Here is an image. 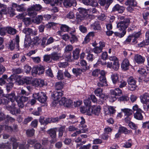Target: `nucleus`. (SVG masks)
<instances>
[{
	"label": "nucleus",
	"instance_id": "f257e3e1",
	"mask_svg": "<svg viewBox=\"0 0 149 149\" xmlns=\"http://www.w3.org/2000/svg\"><path fill=\"white\" fill-rule=\"evenodd\" d=\"M4 97L8 99L11 102V105L6 106V109L10 111V113L13 115L20 113V109H17L15 107L16 105L15 100L17 98L14 91H12L10 93L6 94Z\"/></svg>",
	"mask_w": 149,
	"mask_h": 149
},
{
	"label": "nucleus",
	"instance_id": "ea45409f",
	"mask_svg": "<svg viewBox=\"0 0 149 149\" xmlns=\"http://www.w3.org/2000/svg\"><path fill=\"white\" fill-rule=\"evenodd\" d=\"M127 82L129 85H134L136 84V81L132 77H130L129 78L127 79Z\"/></svg>",
	"mask_w": 149,
	"mask_h": 149
},
{
	"label": "nucleus",
	"instance_id": "412c9836",
	"mask_svg": "<svg viewBox=\"0 0 149 149\" xmlns=\"http://www.w3.org/2000/svg\"><path fill=\"white\" fill-rule=\"evenodd\" d=\"M27 13L28 15L31 18H35L37 15V12L30 8L28 9Z\"/></svg>",
	"mask_w": 149,
	"mask_h": 149
},
{
	"label": "nucleus",
	"instance_id": "a19ab883",
	"mask_svg": "<svg viewBox=\"0 0 149 149\" xmlns=\"http://www.w3.org/2000/svg\"><path fill=\"white\" fill-rule=\"evenodd\" d=\"M72 71L73 73L77 76L81 74L82 70L79 68H74L73 69Z\"/></svg>",
	"mask_w": 149,
	"mask_h": 149
},
{
	"label": "nucleus",
	"instance_id": "f8f14e48",
	"mask_svg": "<svg viewBox=\"0 0 149 149\" xmlns=\"http://www.w3.org/2000/svg\"><path fill=\"white\" fill-rule=\"evenodd\" d=\"M137 39L136 38H135L133 36L130 35L128 37L124 42L125 44L127 45L130 43L132 40L131 44L132 45H134L137 43Z\"/></svg>",
	"mask_w": 149,
	"mask_h": 149
},
{
	"label": "nucleus",
	"instance_id": "338daca9",
	"mask_svg": "<svg viewBox=\"0 0 149 149\" xmlns=\"http://www.w3.org/2000/svg\"><path fill=\"white\" fill-rule=\"evenodd\" d=\"M93 28L95 30H99L101 29L100 25L98 22L94 23Z\"/></svg>",
	"mask_w": 149,
	"mask_h": 149
},
{
	"label": "nucleus",
	"instance_id": "79ce46f5",
	"mask_svg": "<svg viewBox=\"0 0 149 149\" xmlns=\"http://www.w3.org/2000/svg\"><path fill=\"white\" fill-rule=\"evenodd\" d=\"M15 9L13 8L9 7L8 8V13L10 16L13 17L15 15Z\"/></svg>",
	"mask_w": 149,
	"mask_h": 149
},
{
	"label": "nucleus",
	"instance_id": "864d4df0",
	"mask_svg": "<svg viewBox=\"0 0 149 149\" xmlns=\"http://www.w3.org/2000/svg\"><path fill=\"white\" fill-rule=\"evenodd\" d=\"M24 82L27 84H29L31 83V78L29 77H26L23 79Z\"/></svg>",
	"mask_w": 149,
	"mask_h": 149
},
{
	"label": "nucleus",
	"instance_id": "58836bf2",
	"mask_svg": "<svg viewBox=\"0 0 149 149\" xmlns=\"http://www.w3.org/2000/svg\"><path fill=\"white\" fill-rule=\"evenodd\" d=\"M79 120L80 121V128L81 127L85 128L86 127V125L84 124L85 123V120L83 117H81L79 118Z\"/></svg>",
	"mask_w": 149,
	"mask_h": 149
},
{
	"label": "nucleus",
	"instance_id": "20e7f679",
	"mask_svg": "<svg viewBox=\"0 0 149 149\" xmlns=\"http://www.w3.org/2000/svg\"><path fill=\"white\" fill-rule=\"evenodd\" d=\"M18 76L17 75H13L8 78V80H10V82L6 85V89L8 93L12 89L14 85V82H15L18 81Z\"/></svg>",
	"mask_w": 149,
	"mask_h": 149
},
{
	"label": "nucleus",
	"instance_id": "c85d7f7f",
	"mask_svg": "<svg viewBox=\"0 0 149 149\" xmlns=\"http://www.w3.org/2000/svg\"><path fill=\"white\" fill-rule=\"evenodd\" d=\"M47 133L53 139H55L56 137V131L54 129H51L48 130Z\"/></svg>",
	"mask_w": 149,
	"mask_h": 149
},
{
	"label": "nucleus",
	"instance_id": "2eb2a0df",
	"mask_svg": "<svg viewBox=\"0 0 149 149\" xmlns=\"http://www.w3.org/2000/svg\"><path fill=\"white\" fill-rule=\"evenodd\" d=\"M141 101L143 104L149 102V94L145 93L140 96Z\"/></svg>",
	"mask_w": 149,
	"mask_h": 149
},
{
	"label": "nucleus",
	"instance_id": "f03ea898",
	"mask_svg": "<svg viewBox=\"0 0 149 149\" xmlns=\"http://www.w3.org/2000/svg\"><path fill=\"white\" fill-rule=\"evenodd\" d=\"M129 22L130 20L129 19H125L123 21L118 22L117 24V27L119 30L122 31V32L121 33L114 32V34L115 36L120 38L123 37L126 33L125 29L128 27Z\"/></svg>",
	"mask_w": 149,
	"mask_h": 149
},
{
	"label": "nucleus",
	"instance_id": "69168bd1",
	"mask_svg": "<svg viewBox=\"0 0 149 149\" xmlns=\"http://www.w3.org/2000/svg\"><path fill=\"white\" fill-rule=\"evenodd\" d=\"M12 71L13 73L15 74H19L22 72V69L19 68L13 69Z\"/></svg>",
	"mask_w": 149,
	"mask_h": 149
},
{
	"label": "nucleus",
	"instance_id": "9d476101",
	"mask_svg": "<svg viewBox=\"0 0 149 149\" xmlns=\"http://www.w3.org/2000/svg\"><path fill=\"white\" fill-rule=\"evenodd\" d=\"M15 41L16 44V46L18 47L19 41V37L18 35H17L16 36L15 41H14L13 40H12L9 42L8 47V48L10 49L11 50H13L15 48Z\"/></svg>",
	"mask_w": 149,
	"mask_h": 149
},
{
	"label": "nucleus",
	"instance_id": "052dcab7",
	"mask_svg": "<svg viewBox=\"0 0 149 149\" xmlns=\"http://www.w3.org/2000/svg\"><path fill=\"white\" fill-rule=\"evenodd\" d=\"M84 102L86 106L90 108V107L91 105V102L89 98L85 100L84 101Z\"/></svg>",
	"mask_w": 149,
	"mask_h": 149
},
{
	"label": "nucleus",
	"instance_id": "ddd939ff",
	"mask_svg": "<svg viewBox=\"0 0 149 149\" xmlns=\"http://www.w3.org/2000/svg\"><path fill=\"white\" fill-rule=\"evenodd\" d=\"M83 3L86 5H90L93 7L97 6L98 3L95 0H82Z\"/></svg>",
	"mask_w": 149,
	"mask_h": 149
},
{
	"label": "nucleus",
	"instance_id": "b1692460",
	"mask_svg": "<svg viewBox=\"0 0 149 149\" xmlns=\"http://www.w3.org/2000/svg\"><path fill=\"white\" fill-rule=\"evenodd\" d=\"M118 131L119 132L125 134H128L132 132V130H128L126 128L122 126L119 127Z\"/></svg>",
	"mask_w": 149,
	"mask_h": 149
},
{
	"label": "nucleus",
	"instance_id": "de8ad7c7",
	"mask_svg": "<svg viewBox=\"0 0 149 149\" xmlns=\"http://www.w3.org/2000/svg\"><path fill=\"white\" fill-rule=\"evenodd\" d=\"M90 108L88 107L87 106L85 107H81L80 108L81 111L83 113H86L88 115V111H90Z\"/></svg>",
	"mask_w": 149,
	"mask_h": 149
},
{
	"label": "nucleus",
	"instance_id": "423d86ee",
	"mask_svg": "<svg viewBox=\"0 0 149 149\" xmlns=\"http://www.w3.org/2000/svg\"><path fill=\"white\" fill-rule=\"evenodd\" d=\"M61 105H64L66 107H72L73 106V102L70 99H67L65 97H62L59 102Z\"/></svg>",
	"mask_w": 149,
	"mask_h": 149
},
{
	"label": "nucleus",
	"instance_id": "f704fd0d",
	"mask_svg": "<svg viewBox=\"0 0 149 149\" xmlns=\"http://www.w3.org/2000/svg\"><path fill=\"white\" fill-rule=\"evenodd\" d=\"M70 41L72 44L78 41V39L75 34L70 35Z\"/></svg>",
	"mask_w": 149,
	"mask_h": 149
},
{
	"label": "nucleus",
	"instance_id": "e433bc0d",
	"mask_svg": "<svg viewBox=\"0 0 149 149\" xmlns=\"http://www.w3.org/2000/svg\"><path fill=\"white\" fill-rule=\"evenodd\" d=\"M66 126L65 125L61 126L60 127L58 130V136L59 137H61L62 136L65 130Z\"/></svg>",
	"mask_w": 149,
	"mask_h": 149
},
{
	"label": "nucleus",
	"instance_id": "37998d69",
	"mask_svg": "<svg viewBox=\"0 0 149 149\" xmlns=\"http://www.w3.org/2000/svg\"><path fill=\"white\" fill-rule=\"evenodd\" d=\"M23 22L26 26H28L31 23V19L29 17H25L23 20Z\"/></svg>",
	"mask_w": 149,
	"mask_h": 149
},
{
	"label": "nucleus",
	"instance_id": "49530a36",
	"mask_svg": "<svg viewBox=\"0 0 149 149\" xmlns=\"http://www.w3.org/2000/svg\"><path fill=\"white\" fill-rule=\"evenodd\" d=\"M55 87L56 90L57 91H61V90L63 88V84L61 82H58L56 83Z\"/></svg>",
	"mask_w": 149,
	"mask_h": 149
},
{
	"label": "nucleus",
	"instance_id": "5701e85b",
	"mask_svg": "<svg viewBox=\"0 0 149 149\" xmlns=\"http://www.w3.org/2000/svg\"><path fill=\"white\" fill-rule=\"evenodd\" d=\"M43 19V17L42 15H38L35 18L32 19V21L34 23L37 24H39L42 21Z\"/></svg>",
	"mask_w": 149,
	"mask_h": 149
},
{
	"label": "nucleus",
	"instance_id": "f3484780",
	"mask_svg": "<svg viewBox=\"0 0 149 149\" xmlns=\"http://www.w3.org/2000/svg\"><path fill=\"white\" fill-rule=\"evenodd\" d=\"M32 84L36 86H42L45 84L44 81L40 79H36L33 81Z\"/></svg>",
	"mask_w": 149,
	"mask_h": 149
},
{
	"label": "nucleus",
	"instance_id": "3c124183",
	"mask_svg": "<svg viewBox=\"0 0 149 149\" xmlns=\"http://www.w3.org/2000/svg\"><path fill=\"white\" fill-rule=\"evenodd\" d=\"M35 132L34 130L33 129L28 130L26 131V134L28 136H32L34 134Z\"/></svg>",
	"mask_w": 149,
	"mask_h": 149
},
{
	"label": "nucleus",
	"instance_id": "6e6d98bb",
	"mask_svg": "<svg viewBox=\"0 0 149 149\" xmlns=\"http://www.w3.org/2000/svg\"><path fill=\"white\" fill-rule=\"evenodd\" d=\"M16 101L17 102L18 106L19 108H23L24 106V103L22 102L17 97V99L16 100Z\"/></svg>",
	"mask_w": 149,
	"mask_h": 149
},
{
	"label": "nucleus",
	"instance_id": "6ab92c4d",
	"mask_svg": "<svg viewBox=\"0 0 149 149\" xmlns=\"http://www.w3.org/2000/svg\"><path fill=\"white\" fill-rule=\"evenodd\" d=\"M32 41L29 36H26L24 39V46L26 48H28L31 45Z\"/></svg>",
	"mask_w": 149,
	"mask_h": 149
},
{
	"label": "nucleus",
	"instance_id": "c9c22d12",
	"mask_svg": "<svg viewBox=\"0 0 149 149\" xmlns=\"http://www.w3.org/2000/svg\"><path fill=\"white\" fill-rule=\"evenodd\" d=\"M7 32L9 34L14 35L16 33L17 30L12 27H7Z\"/></svg>",
	"mask_w": 149,
	"mask_h": 149
},
{
	"label": "nucleus",
	"instance_id": "7c9ffc66",
	"mask_svg": "<svg viewBox=\"0 0 149 149\" xmlns=\"http://www.w3.org/2000/svg\"><path fill=\"white\" fill-rule=\"evenodd\" d=\"M51 59L54 61H57L59 59L60 57L57 52H54L50 54Z\"/></svg>",
	"mask_w": 149,
	"mask_h": 149
},
{
	"label": "nucleus",
	"instance_id": "7ed1b4c3",
	"mask_svg": "<svg viewBox=\"0 0 149 149\" xmlns=\"http://www.w3.org/2000/svg\"><path fill=\"white\" fill-rule=\"evenodd\" d=\"M33 96L40 103L45 104L47 97L45 94L43 92L34 93L33 94Z\"/></svg>",
	"mask_w": 149,
	"mask_h": 149
},
{
	"label": "nucleus",
	"instance_id": "473e14b6",
	"mask_svg": "<svg viewBox=\"0 0 149 149\" xmlns=\"http://www.w3.org/2000/svg\"><path fill=\"white\" fill-rule=\"evenodd\" d=\"M125 4L126 5H129L133 6H135L137 5V2L135 0H127Z\"/></svg>",
	"mask_w": 149,
	"mask_h": 149
},
{
	"label": "nucleus",
	"instance_id": "1a4fd4ad",
	"mask_svg": "<svg viewBox=\"0 0 149 149\" xmlns=\"http://www.w3.org/2000/svg\"><path fill=\"white\" fill-rule=\"evenodd\" d=\"M101 110V108L99 106H94L92 109L90 108V111H88V115H91L93 114L96 116H98L100 114Z\"/></svg>",
	"mask_w": 149,
	"mask_h": 149
},
{
	"label": "nucleus",
	"instance_id": "5fc2aeb1",
	"mask_svg": "<svg viewBox=\"0 0 149 149\" xmlns=\"http://www.w3.org/2000/svg\"><path fill=\"white\" fill-rule=\"evenodd\" d=\"M3 125L4 126L5 129L8 131L11 132L13 131V129L11 127L8 126L7 122H6L5 123H3Z\"/></svg>",
	"mask_w": 149,
	"mask_h": 149
},
{
	"label": "nucleus",
	"instance_id": "09e8293b",
	"mask_svg": "<svg viewBox=\"0 0 149 149\" xmlns=\"http://www.w3.org/2000/svg\"><path fill=\"white\" fill-rule=\"evenodd\" d=\"M73 47L70 45H67L64 49V52H70L72 51L73 49Z\"/></svg>",
	"mask_w": 149,
	"mask_h": 149
},
{
	"label": "nucleus",
	"instance_id": "0eeeda50",
	"mask_svg": "<svg viewBox=\"0 0 149 149\" xmlns=\"http://www.w3.org/2000/svg\"><path fill=\"white\" fill-rule=\"evenodd\" d=\"M99 82L97 84V85L98 86L103 87L107 86V80L104 71H102L100 76L99 77Z\"/></svg>",
	"mask_w": 149,
	"mask_h": 149
},
{
	"label": "nucleus",
	"instance_id": "cd10ccee",
	"mask_svg": "<svg viewBox=\"0 0 149 149\" xmlns=\"http://www.w3.org/2000/svg\"><path fill=\"white\" fill-rule=\"evenodd\" d=\"M111 78L113 83L114 84H118L119 81L118 75L117 74H113L111 75Z\"/></svg>",
	"mask_w": 149,
	"mask_h": 149
},
{
	"label": "nucleus",
	"instance_id": "13d9d810",
	"mask_svg": "<svg viewBox=\"0 0 149 149\" xmlns=\"http://www.w3.org/2000/svg\"><path fill=\"white\" fill-rule=\"evenodd\" d=\"M43 58V60L46 62H49L51 61H50V59H51L50 54L45 55L44 56Z\"/></svg>",
	"mask_w": 149,
	"mask_h": 149
},
{
	"label": "nucleus",
	"instance_id": "6e6552de",
	"mask_svg": "<svg viewBox=\"0 0 149 149\" xmlns=\"http://www.w3.org/2000/svg\"><path fill=\"white\" fill-rule=\"evenodd\" d=\"M122 93V91L119 88L111 91V101H114L116 100V96L120 95Z\"/></svg>",
	"mask_w": 149,
	"mask_h": 149
},
{
	"label": "nucleus",
	"instance_id": "4468645a",
	"mask_svg": "<svg viewBox=\"0 0 149 149\" xmlns=\"http://www.w3.org/2000/svg\"><path fill=\"white\" fill-rule=\"evenodd\" d=\"M63 95V92L61 91H55L52 95V98L53 100H57L61 98Z\"/></svg>",
	"mask_w": 149,
	"mask_h": 149
},
{
	"label": "nucleus",
	"instance_id": "680f3d73",
	"mask_svg": "<svg viewBox=\"0 0 149 149\" xmlns=\"http://www.w3.org/2000/svg\"><path fill=\"white\" fill-rule=\"evenodd\" d=\"M119 100L121 101H127L129 100V97L127 95H123L120 97Z\"/></svg>",
	"mask_w": 149,
	"mask_h": 149
},
{
	"label": "nucleus",
	"instance_id": "774afa93",
	"mask_svg": "<svg viewBox=\"0 0 149 149\" xmlns=\"http://www.w3.org/2000/svg\"><path fill=\"white\" fill-rule=\"evenodd\" d=\"M46 73L48 76L52 77H53V74L52 71L51 69H49L46 71Z\"/></svg>",
	"mask_w": 149,
	"mask_h": 149
},
{
	"label": "nucleus",
	"instance_id": "4d7b16f0",
	"mask_svg": "<svg viewBox=\"0 0 149 149\" xmlns=\"http://www.w3.org/2000/svg\"><path fill=\"white\" fill-rule=\"evenodd\" d=\"M7 31V27L0 28V34L1 36L5 35Z\"/></svg>",
	"mask_w": 149,
	"mask_h": 149
},
{
	"label": "nucleus",
	"instance_id": "4be33fe9",
	"mask_svg": "<svg viewBox=\"0 0 149 149\" xmlns=\"http://www.w3.org/2000/svg\"><path fill=\"white\" fill-rule=\"evenodd\" d=\"M135 60L137 63L140 64L144 63L145 59V58L137 54L135 56Z\"/></svg>",
	"mask_w": 149,
	"mask_h": 149
},
{
	"label": "nucleus",
	"instance_id": "393cba45",
	"mask_svg": "<svg viewBox=\"0 0 149 149\" xmlns=\"http://www.w3.org/2000/svg\"><path fill=\"white\" fill-rule=\"evenodd\" d=\"M12 7L16 8L17 10L19 12H23L26 10L23 5H18L16 3H12Z\"/></svg>",
	"mask_w": 149,
	"mask_h": 149
},
{
	"label": "nucleus",
	"instance_id": "aec40b11",
	"mask_svg": "<svg viewBox=\"0 0 149 149\" xmlns=\"http://www.w3.org/2000/svg\"><path fill=\"white\" fill-rule=\"evenodd\" d=\"M86 52L88 54V55L87 56V59L89 61L92 62L95 59V57L92 54H91V49L89 48L86 49Z\"/></svg>",
	"mask_w": 149,
	"mask_h": 149
},
{
	"label": "nucleus",
	"instance_id": "bf43d9fd",
	"mask_svg": "<svg viewBox=\"0 0 149 149\" xmlns=\"http://www.w3.org/2000/svg\"><path fill=\"white\" fill-rule=\"evenodd\" d=\"M42 111V109L40 107L38 108L37 110L33 111L32 112V113L35 116H39L40 115V112Z\"/></svg>",
	"mask_w": 149,
	"mask_h": 149
},
{
	"label": "nucleus",
	"instance_id": "c756f323",
	"mask_svg": "<svg viewBox=\"0 0 149 149\" xmlns=\"http://www.w3.org/2000/svg\"><path fill=\"white\" fill-rule=\"evenodd\" d=\"M121 111L124 113L125 115L127 116L132 115L133 113L132 110L128 108H125L121 109Z\"/></svg>",
	"mask_w": 149,
	"mask_h": 149
},
{
	"label": "nucleus",
	"instance_id": "8fccbe9b",
	"mask_svg": "<svg viewBox=\"0 0 149 149\" xmlns=\"http://www.w3.org/2000/svg\"><path fill=\"white\" fill-rule=\"evenodd\" d=\"M30 8L36 11L40 10L42 8V7L39 4H36L33 5Z\"/></svg>",
	"mask_w": 149,
	"mask_h": 149
},
{
	"label": "nucleus",
	"instance_id": "a211bd4d",
	"mask_svg": "<svg viewBox=\"0 0 149 149\" xmlns=\"http://www.w3.org/2000/svg\"><path fill=\"white\" fill-rule=\"evenodd\" d=\"M102 89L100 88H98L95 89L94 91L95 95L99 96L100 98L104 99L105 97V95L102 93Z\"/></svg>",
	"mask_w": 149,
	"mask_h": 149
},
{
	"label": "nucleus",
	"instance_id": "0e129e2a",
	"mask_svg": "<svg viewBox=\"0 0 149 149\" xmlns=\"http://www.w3.org/2000/svg\"><path fill=\"white\" fill-rule=\"evenodd\" d=\"M102 50L98 47H95L93 49V51L95 54H98L100 53Z\"/></svg>",
	"mask_w": 149,
	"mask_h": 149
},
{
	"label": "nucleus",
	"instance_id": "c03bdc74",
	"mask_svg": "<svg viewBox=\"0 0 149 149\" xmlns=\"http://www.w3.org/2000/svg\"><path fill=\"white\" fill-rule=\"evenodd\" d=\"M70 27L65 24H62L60 27L61 30L64 32H69Z\"/></svg>",
	"mask_w": 149,
	"mask_h": 149
},
{
	"label": "nucleus",
	"instance_id": "72a5a7b5",
	"mask_svg": "<svg viewBox=\"0 0 149 149\" xmlns=\"http://www.w3.org/2000/svg\"><path fill=\"white\" fill-rule=\"evenodd\" d=\"M74 3L70 0H66L63 2V5L66 8L70 7Z\"/></svg>",
	"mask_w": 149,
	"mask_h": 149
},
{
	"label": "nucleus",
	"instance_id": "a18cd8bd",
	"mask_svg": "<svg viewBox=\"0 0 149 149\" xmlns=\"http://www.w3.org/2000/svg\"><path fill=\"white\" fill-rule=\"evenodd\" d=\"M120 88H123L125 87L127 85V82L124 80L121 79L119 80L118 84Z\"/></svg>",
	"mask_w": 149,
	"mask_h": 149
},
{
	"label": "nucleus",
	"instance_id": "a878e982",
	"mask_svg": "<svg viewBox=\"0 0 149 149\" xmlns=\"http://www.w3.org/2000/svg\"><path fill=\"white\" fill-rule=\"evenodd\" d=\"M130 65L129 61L127 59H125L123 61L121 67L122 69L127 70Z\"/></svg>",
	"mask_w": 149,
	"mask_h": 149
},
{
	"label": "nucleus",
	"instance_id": "4c0bfd02",
	"mask_svg": "<svg viewBox=\"0 0 149 149\" xmlns=\"http://www.w3.org/2000/svg\"><path fill=\"white\" fill-rule=\"evenodd\" d=\"M119 67V64L118 60H116L114 61L113 63L112 68L115 70H117Z\"/></svg>",
	"mask_w": 149,
	"mask_h": 149
},
{
	"label": "nucleus",
	"instance_id": "bb28decb",
	"mask_svg": "<svg viewBox=\"0 0 149 149\" xmlns=\"http://www.w3.org/2000/svg\"><path fill=\"white\" fill-rule=\"evenodd\" d=\"M130 119V118L127 117L125 118V120L128 124L129 126L132 129L136 130L137 128V127L135 124L133 122L130 121H127L128 119Z\"/></svg>",
	"mask_w": 149,
	"mask_h": 149
},
{
	"label": "nucleus",
	"instance_id": "2f4dec72",
	"mask_svg": "<svg viewBox=\"0 0 149 149\" xmlns=\"http://www.w3.org/2000/svg\"><path fill=\"white\" fill-rule=\"evenodd\" d=\"M80 50L76 48L73 51V57L74 59H77L79 57Z\"/></svg>",
	"mask_w": 149,
	"mask_h": 149
},
{
	"label": "nucleus",
	"instance_id": "39448f33",
	"mask_svg": "<svg viewBox=\"0 0 149 149\" xmlns=\"http://www.w3.org/2000/svg\"><path fill=\"white\" fill-rule=\"evenodd\" d=\"M132 109L134 111H136V112L134 113V118L138 120H142L143 118V116L142 114L143 111L140 108H138V106L136 104L134 106Z\"/></svg>",
	"mask_w": 149,
	"mask_h": 149
},
{
	"label": "nucleus",
	"instance_id": "e2e57ef3",
	"mask_svg": "<svg viewBox=\"0 0 149 149\" xmlns=\"http://www.w3.org/2000/svg\"><path fill=\"white\" fill-rule=\"evenodd\" d=\"M57 77L59 80L62 79H63V73L61 71L59 70L58 71Z\"/></svg>",
	"mask_w": 149,
	"mask_h": 149
},
{
	"label": "nucleus",
	"instance_id": "603ef678",
	"mask_svg": "<svg viewBox=\"0 0 149 149\" xmlns=\"http://www.w3.org/2000/svg\"><path fill=\"white\" fill-rule=\"evenodd\" d=\"M44 68L42 66L38 67V74L40 75L44 73Z\"/></svg>",
	"mask_w": 149,
	"mask_h": 149
},
{
	"label": "nucleus",
	"instance_id": "dca6fc26",
	"mask_svg": "<svg viewBox=\"0 0 149 149\" xmlns=\"http://www.w3.org/2000/svg\"><path fill=\"white\" fill-rule=\"evenodd\" d=\"M124 10L125 8L124 7L116 4L113 8L112 11L113 12L117 11L119 13H122Z\"/></svg>",
	"mask_w": 149,
	"mask_h": 149
},
{
	"label": "nucleus",
	"instance_id": "9b49d317",
	"mask_svg": "<svg viewBox=\"0 0 149 149\" xmlns=\"http://www.w3.org/2000/svg\"><path fill=\"white\" fill-rule=\"evenodd\" d=\"M22 32L26 34V36L36 35L37 34V31L36 30H33L31 29L27 28L24 29Z\"/></svg>",
	"mask_w": 149,
	"mask_h": 149
}]
</instances>
